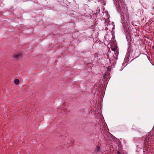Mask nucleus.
<instances>
[{"instance_id":"4","label":"nucleus","mask_w":154,"mask_h":154,"mask_svg":"<svg viewBox=\"0 0 154 154\" xmlns=\"http://www.w3.org/2000/svg\"><path fill=\"white\" fill-rule=\"evenodd\" d=\"M100 149V147L98 146H97V148L96 149V151H97V152H98V151H99Z\"/></svg>"},{"instance_id":"6","label":"nucleus","mask_w":154,"mask_h":154,"mask_svg":"<svg viewBox=\"0 0 154 154\" xmlns=\"http://www.w3.org/2000/svg\"><path fill=\"white\" fill-rule=\"evenodd\" d=\"M116 49V48H114V49L112 48V49L113 51H115V49Z\"/></svg>"},{"instance_id":"2","label":"nucleus","mask_w":154,"mask_h":154,"mask_svg":"<svg viewBox=\"0 0 154 154\" xmlns=\"http://www.w3.org/2000/svg\"><path fill=\"white\" fill-rule=\"evenodd\" d=\"M21 55V54H14L13 55V57L16 59L18 58Z\"/></svg>"},{"instance_id":"5","label":"nucleus","mask_w":154,"mask_h":154,"mask_svg":"<svg viewBox=\"0 0 154 154\" xmlns=\"http://www.w3.org/2000/svg\"><path fill=\"white\" fill-rule=\"evenodd\" d=\"M117 154H121L120 152L118 151L117 152Z\"/></svg>"},{"instance_id":"1","label":"nucleus","mask_w":154,"mask_h":154,"mask_svg":"<svg viewBox=\"0 0 154 154\" xmlns=\"http://www.w3.org/2000/svg\"><path fill=\"white\" fill-rule=\"evenodd\" d=\"M149 138H146L144 140V143L145 144V146H146L148 145V143H149Z\"/></svg>"},{"instance_id":"3","label":"nucleus","mask_w":154,"mask_h":154,"mask_svg":"<svg viewBox=\"0 0 154 154\" xmlns=\"http://www.w3.org/2000/svg\"><path fill=\"white\" fill-rule=\"evenodd\" d=\"M14 83L16 85H17L19 83V80L18 79L14 80Z\"/></svg>"}]
</instances>
